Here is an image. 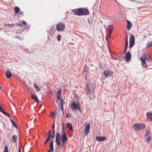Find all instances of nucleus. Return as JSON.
<instances>
[{
    "label": "nucleus",
    "mask_w": 152,
    "mask_h": 152,
    "mask_svg": "<svg viewBox=\"0 0 152 152\" xmlns=\"http://www.w3.org/2000/svg\"><path fill=\"white\" fill-rule=\"evenodd\" d=\"M133 127L135 130L139 131L144 129L145 126L143 124H135L133 125Z\"/></svg>",
    "instance_id": "1"
},
{
    "label": "nucleus",
    "mask_w": 152,
    "mask_h": 152,
    "mask_svg": "<svg viewBox=\"0 0 152 152\" xmlns=\"http://www.w3.org/2000/svg\"><path fill=\"white\" fill-rule=\"evenodd\" d=\"M80 104L77 103L76 104L75 103V101L72 103L70 105L71 107L73 110H78L79 111L81 112L82 110L80 109Z\"/></svg>",
    "instance_id": "2"
},
{
    "label": "nucleus",
    "mask_w": 152,
    "mask_h": 152,
    "mask_svg": "<svg viewBox=\"0 0 152 152\" xmlns=\"http://www.w3.org/2000/svg\"><path fill=\"white\" fill-rule=\"evenodd\" d=\"M65 27V25L63 23H59L56 25V29L58 31H63Z\"/></svg>",
    "instance_id": "3"
},
{
    "label": "nucleus",
    "mask_w": 152,
    "mask_h": 152,
    "mask_svg": "<svg viewBox=\"0 0 152 152\" xmlns=\"http://www.w3.org/2000/svg\"><path fill=\"white\" fill-rule=\"evenodd\" d=\"M61 135L60 133L58 132L56 134V142L57 145L58 146H60L61 145Z\"/></svg>",
    "instance_id": "4"
},
{
    "label": "nucleus",
    "mask_w": 152,
    "mask_h": 152,
    "mask_svg": "<svg viewBox=\"0 0 152 152\" xmlns=\"http://www.w3.org/2000/svg\"><path fill=\"white\" fill-rule=\"evenodd\" d=\"M68 140V137L67 135L61 136V147H64L65 145L66 144L67 141Z\"/></svg>",
    "instance_id": "5"
},
{
    "label": "nucleus",
    "mask_w": 152,
    "mask_h": 152,
    "mask_svg": "<svg viewBox=\"0 0 152 152\" xmlns=\"http://www.w3.org/2000/svg\"><path fill=\"white\" fill-rule=\"evenodd\" d=\"M82 11V8L72 10V11L75 14V15L78 16L83 15Z\"/></svg>",
    "instance_id": "6"
},
{
    "label": "nucleus",
    "mask_w": 152,
    "mask_h": 152,
    "mask_svg": "<svg viewBox=\"0 0 152 152\" xmlns=\"http://www.w3.org/2000/svg\"><path fill=\"white\" fill-rule=\"evenodd\" d=\"M135 43V38L133 36H131L129 39V48L131 49L134 45Z\"/></svg>",
    "instance_id": "7"
},
{
    "label": "nucleus",
    "mask_w": 152,
    "mask_h": 152,
    "mask_svg": "<svg viewBox=\"0 0 152 152\" xmlns=\"http://www.w3.org/2000/svg\"><path fill=\"white\" fill-rule=\"evenodd\" d=\"M124 58H126L125 61H129L131 58V55L130 52L129 51L126 53L125 57H124Z\"/></svg>",
    "instance_id": "8"
},
{
    "label": "nucleus",
    "mask_w": 152,
    "mask_h": 152,
    "mask_svg": "<svg viewBox=\"0 0 152 152\" xmlns=\"http://www.w3.org/2000/svg\"><path fill=\"white\" fill-rule=\"evenodd\" d=\"M90 129V125L88 124L86 126L85 129V134L86 135H88L89 133Z\"/></svg>",
    "instance_id": "9"
},
{
    "label": "nucleus",
    "mask_w": 152,
    "mask_h": 152,
    "mask_svg": "<svg viewBox=\"0 0 152 152\" xmlns=\"http://www.w3.org/2000/svg\"><path fill=\"white\" fill-rule=\"evenodd\" d=\"M96 140L98 141H102L106 140L107 137L105 136H96L95 137Z\"/></svg>",
    "instance_id": "10"
},
{
    "label": "nucleus",
    "mask_w": 152,
    "mask_h": 152,
    "mask_svg": "<svg viewBox=\"0 0 152 152\" xmlns=\"http://www.w3.org/2000/svg\"><path fill=\"white\" fill-rule=\"evenodd\" d=\"M82 15H87L89 14V11L88 10L85 8H82Z\"/></svg>",
    "instance_id": "11"
},
{
    "label": "nucleus",
    "mask_w": 152,
    "mask_h": 152,
    "mask_svg": "<svg viewBox=\"0 0 152 152\" xmlns=\"http://www.w3.org/2000/svg\"><path fill=\"white\" fill-rule=\"evenodd\" d=\"M104 74L106 77H109L112 76V73L110 70H105L104 71Z\"/></svg>",
    "instance_id": "12"
},
{
    "label": "nucleus",
    "mask_w": 152,
    "mask_h": 152,
    "mask_svg": "<svg viewBox=\"0 0 152 152\" xmlns=\"http://www.w3.org/2000/svg\"><path fill=\"white\" fill-rule=\"evenodd\" d=\"M31 97L35 101L37 104L39 103V101L38 100L37 96H35L33 93H31Z\"/></svg>",
    "instance_id": "13"
},
{
    "label": "nucleus",
    "mask_w": 152,
    "mask_h": 152,
    "mask_svg": "<svg viewBox=\"0 0 152 152\" xmlns=\"http://www.w3.org/2000/svg\"><path fill=\"white\" fill-rule=\"evenodd\" d=\"M61 91V89L60 88H59L57 92L56 95L57 96V99H58V100H59V99L62 97Z\"/></svg>",
    "instance_id": "14"
},
{
    "label": "nucleus",
    "mask_w": 152,
    "mask_h": 152,
    "mask_svg": "<svg viewBox=\"0 0 152 152\" xmlns=\"http://www.w3.org/2000/svg\"><path fill=\"white\" fill-rule=\"evenodd\" d=\"M126 21L127 23V28L128 30H130L132 27V24L130 21L127 20Z\"/></svg>",
    "instance_id": "15"
},
{
    "label": "nucleus",
    "mask_w": 152,
    "mask_h": 152,
    "mask_svg": "<svg viewBox=\"0 0 152 152\" xmlns=\"http://www.w3.org/2000/svg\"><path fill=\"white\" fill-rule=\"evenodd\" d=\"M64 123L62 124V132H61V136H66L67 135L66 133L64 130Z\"/></svg>",
    "instance_id": "16"
},
{
    "label": "nucleus",
    "mask_w": 152,
    "mask_h": 152,
    "mask_svg": "<svg viewBox=\"0 0 152 152\" xmlns=\"http://www.w3.org/2000/svg\"><path fill=\"white\" fill-rule=\"evenodd\" d=\"M7 77V78H10L12 77V74L9 70H7L6 73Z\"/></svg>",
    "instance_id": "17"
},
{
    "label": "nucleus",
    "mask_w": 152,
    "mask_h": 152,
    "mask_svg": "<svg viewBox=\"0 0 152 152\" xmlns=\"http://www.w3.org/2000/svg\"><path fill=\"white\" fill-rule=\"evenodd\" d=\"M147 116L148 117L150 121L152 122V112H148L147 113Z\"/></svg>",
    "instance_id": "18"
},
{
    "label": "nucleus",
    "mask_w": 152,
    "mask_h": 152,
    "mask_svg": "<svg viewBox=\"0 0 152 152\" xmlns=\"http://www.w3.org/2000/svg\"><path fill=\"white\" fill-rule=\"evenodd\" d=\"M0 111L4 114L7 115L8 117H10V115L9 114L5 111H4L1 106H0Z\"/></svg>",
    "instance_id": "19"
},
{
    "label": "nucleus",
    "mask_w": 152,
    "mask_h": 152,
    "mask_svg": "<svg viewBox=\"0 0 152 152\" xmlns=\"http://www.w3.org/2000/svg\"><path fill=\"white\" fill-rule=\"evenodd\" d=\"M66 126L69 128L70 131L73 130V126L71 124L68 123L66 124Z\"/></svg>",
    "instance_id": "20"
},
{
    "label": "nucleus",
    "mask_w": 152,
    "mask_h": 152,
    "mask_svg": "<svg viewBox=\"0 0 152 152\" xmlns=\"http://www.w3.org/2000/svg\"><path fill=\"white\" fill-rule=\"evenodd\" d=\"M15 13L16 14H18L20 11V9L18 7H15L14 8Z\"/></svg>",
    "instance_id": "21"
},
{
    "label": "nucleus",
    "mask_w": 152,
    "mask_h": 152,
    "mask_svg": "<svg viewBox=\"0 0 152 152\" xmlns=\"http://www.w3.org/2000/svg\"><path fill=\"white\" fill-rule=\"evenodd\" d=\"M10 120L12 123L13 126L16 129H17L18 126L15 122L12 119H10Z\"/></svg>",
    "instance_id": "22"
},
{
    "label": "nucleus",
    "mask_w": 152,
    "mask_h": 152,
    "mask_svg": "<svg viewBox=\"0 0 152 152\" xmlns=\"http://www.w3.org/2000/svg\"><path fill=\"white\" fill-rule=\"evenodd\" d=\"M141 59H142L144 60H148L147 59V54H144L141 57Z\"/></svg>",
    "instance_id": "23"
},
{
    "label": "nucleus",
    "mask_w": 152,
    "mask_h": 152,
    "mask_svg": "<svg viewBox=\"0 0 152 152\" xmlns=\"http://www.w3.org/2000/svg\"><path fill=\"white\" fill-rule=\"evenodd\" d=\"M49 147L50 149L48 151H52V152H53L54 151V148H53V144H50Z\"/></svg>",
    "instance_id": "24"
},
{
    "label": "nucleus",
    "mask_w": 152,
    "mask_h": 152,
    "mask_svg": "<svg viewBox=\"0 0 152 152\" xmlns=\"http://www.w3.org/2000/svg\"><path fill=\"white\" fill-rule=\"evenodd\" d=\"M17 137V136L16 135H14L12 136V139L15 143H16Z\"/></svg>",
    "instance_id": "25"
},
{
    "label": "nucleus",
    "mask_w": 152,
    "mask_h": 152,
    "mask_svg": "<svg viewBox=\"0 0 152 152\" xmlns=\"http://www.w3.org/2000/svg\"><path fill=\"white\" fill-rule=\"evenodd\" d=\"M126 41H125V46L124 48H128V41L126 37L125 38Z\"/></svg>",
    "instance_id": "26"
},
{
    "label": "nucleus",
    "mask_w": 152,
    "mask_h": 152,
    "mask_svg": "<svg viewBox=\"0 0 152 152\" xmlns=\"http://www.w3.org/2000/svg\"><path fill=\"white\" fill-rule=\"evenodd\" d=\"M15 25L14 23H12L11 24H5L4 25V26H8L9 27H13Z\"/></svg>",
    "instance_id": "27"
},
{
    "label": "nucleus",
    "mask_w": 152,
    "mask_h": 152,
    "mask_svg": "<svg viewBox=\"0 0 152 152\" xmlns=\"http://www.w3.org/2000/svg\"><path fill=\"white\" fill-rule=\"evenodd\" d=\"M87 89L88 90V92L87 93V94H91V91L90 90V88L89 86L87 85Z\"/></svg>",
    "instance_id": "28"
},
{
    "label": "nucleus",
    "mask_w": 152,
    "mask_h": 152,
    "mask_svg": "<svg viewBox=\"0 0 152 152\" xmlns=\"http://www.w3.org/2000/svg\"><path fill=\"white\" fill-rule=\"evenodd\" d=\"M151 45H152V41L149 42L147 43V46L148 48H150Z\"/></svg>",
    "instance_id": "29"
},
{
    "label": "nucleus",
    "mask_w": 152,
    "mask_h": 152,
    "mask_svg": "<svg viewBox=\"0 0 152 152\" xmlns=\"http://www.w3.org/2000/svg\"><path fill=\"white\" fill-rule=\"evenodd\" d=\"M113 25H109L108 27V29L109 31H113Z\"/></svg>",
    "instance_id": "30"
},
{
    "label": "nucleus",
    "mask_w": 152,
    "mask_h": 152,
    "mask_svg": "<svg viewBox=\"0 0 152 152\" xmlns=\"http://www.w3.org/2000/svg\"><path fill=\"white\" fill-rule=\"evenodd\" d=\"M145 136H148L149 135L150 132L148 130H146L145 131Z\"/></svg>",
    "instance_id": "31"
},
{
    "label": "nucleus",
    "mask_w": 152,
    "mask_h": 152,
    "mask_svg": "<svg viewBox=\"0 0 152 152\" xmlns=\"http://www.w3.org/2000/svg\"><path fill=\"white\" fill-rule=\"evenodd\" d=\"M151 139V137L150 136L148 137L146 140V141L148 142V143H150V141Z\"/></svg>",
    "instance_id": "32"
},
{
    "label": "nucleus",
    "mask_w": 152,
    "mask_h": 152,
    "mask_svg": "<svg viewBox=\"0 0 152 152\" xmlns=\"http://www.w3.org/2000/svg\"><path fill=\"white\" fill-rule=\"evenodd\" d=\"M88 69V67L85 64V69H84L83 70L84 72H85L86 73V72H87V70Z\"/></svg>",
    "instance_id": "33"
},
{
    "label": "nucleus",
    "mask_w": 152,
    "mask_h": 152,
    "mask_svg": "<svg viewBox=\"0 0 152 152\" xmlns=\"http://www.w3.org/2000/svg\"><path fill=\"white\" fill-rule=\"evenodd\" d=\"M61 35L60 34H58L57 36V39L58 41H60L61 40Z\"/></svg>",
    "instance_id": "34"
},
{
    "label": "nucleus",
    "mask_w": 152,
    "mask_h": 152,
    "mask_svg": "<svg viewBox=\"0 0 152 152\" xmlns=\"http://www.w3.org/2000/svg\"><path fill=\"white\" fill-rule=\"evenodd\" d=\"M141 65L142 66H143L144 64H146V62L145 60H143L142 59H141Z\"/></svg>",
    "instance_id": "35"
},
{
    "label": "nucleus",
    "mask_w": 152,
    "mask_h": 152,
    "mask_svg": "<svg viewBox=\"0 0 152 152\" xmlns=\"http://www.w3.org/2000/svg\"><path fill=\"white\" fill-rule=\"evenodd\" d=\"M34 87L35 88H36L37 89V91H40V89L39 88V87L37 86V85L36 84V83H35L34 84Z\"/></svg>",
    "instance_id": "36"
},
{
    "label": "nucleus",
    "mask_w": 152,
    "mask_h": 152,
    "mask_svg": "<svg viewBox=\"0 0 152 152\" xmlns=\"http://www.w3.org/2000/svg\"><path fill=\"white\" fill-rule=\"evenodd\" d=\"M50 139H49L48 138H47L46 140H45V141L44 143V145H46L47 143L49 142V140H50Z\"/></svg>",
    "instance_id": "37"
},
{
    "label": "nucleus",
    "mask_w": 152,
    "mask_h": 152,
    "mask_svg": "<svg viewBox=\"0 0 152 152\" xmlns=\"http://www.w3.org/2000/svg\"><path fill=\"white\" fill-rule=\"evenodd\" d=\"M4 152H8V148L7 146H6L4 148Z\"/></svg>",
    "instance_id": "38"
},
{
    "label": "nucleus",
    "mask_w": 152,
    "mask_h": 152,
    "mask_svg": "<svg viewBox=\"0 0 152 152\" xmlns=\"http://www.w3.org/2000/svg\"><path fill=\"white\" fill-rule=\"evenodd\" d=\"M17 24L19 26H21L23 24L22 21H19L18 23H17Z\"/></svg>",
    "instance_id": "39"
},
{
    "label": "nucleus",
    "mask_w": 152,
    "mask_h": 152,
    "mask_svg": "<svg viewBox=\"0 0 152 152\" xmlns=\"http://www.w3.org/2000/svg\"><path fill=\"white\" fill-rule=\"evenodd\" d=\"M54 115H55V114H54V113H53V112H51V114L50 115V116L51 118H53V116H54Z\"/></svg>",
    "instance_id": "40"
},
{
    "label": "nucleus",
    "mask_w": 152,
    "mask_h": 152,
    "mask_svg": "<svg viewBox=\"0 0 152 152\" xmlns=\"http://www.w3.org/2000/svg\"><path fill=\"white\" fill-rule=\"evenodd\" d=\"M59 99H60V101L61 102L60 103V104H63V102L64 101V100L63 99H62L61 98H60Z\"/></svg>",
    "instance_id": "41"
},
{
    "label": "nucleus",
    "mask_w": 152,
    "mask_h": 152,
    "mask_svg": "<svg viewBox=\"0 0 152 152\" xmlns=\"http://www.w3.org/2000/svg\"><path fill=\"white\" fill-rule=\"evenodd\" d=\"M147 59L148 60H146L147 61H149L150 60V56L147 54Z\"/></svg>",
    "instance_id": "42"
},
{
    "label": "nucleus",
    "mask_w": 152,
    "mask_h": 152,
    "mask_svg": "<svg viewBox=\"0 0 152 152\" xmlns=\"http://www.w3.org/2000/svg\"><path fill=\"white\" fill-rule=\"evenodd\" d=\"M48 136L47 137V138L49 139H50L52 136V134H48Z\"/></svg>",
    "instance_id": "43"
},
{
    "label": "nucleus",
    "mask_w": 152,
    "mask_h": 152,
    "mask_svg": "<svg viewBox=\"0 0 152 152\" xmlns=\"http://www.w3.org/2000/svg\"><path fill=\"white\" fill-rule=\"evenodd\" d=\"M66 117L68 118L70 117V116L71 115V114L70 113L69 114H66Z\"/></svg>",
    "instance_id": "44"
},
{
    "label": "nucleus",
    "mask_w": 152,
    "mask_h": 152,
    "mask_svg": "<svg viewBox=\"0 0 152 152\" xmlns=\"http://www.w3.org/2000/svg\"><path fill=\"white\" fill-rule=\"evenodd\" d=\"M55 124H53L52 126V130L55 129Z\"/></svg>",
    "instance_id": "45"
},
{
    "label": "nucleus",
    "mask_w": 152,
    "mask_h": 152,
    "mask_svg": "<svg viewBox=\"0 0 152 152\" xmlns=\"http://www.w3.org/2000/svg\"><path fill=\"white\" fill-rule=\"evenodd\" d=\"M110 35L108 34L107 36L106 37V39L107 41V39L108 37H110Z\"/></svg>",
    "instance_id": "46"
},
{
    "label": "nucleus",
    "mask_w": 152,
    "mask_h": 152,
    "mask_svg": "<svg viewBox=\"0 0 152 152\" xmlns=\"http://www.w3.org/2000/svg\"><path fill=\"white\" fill-rule=\"evenodd\" d=\"M127 49V48H124V54H125V53H126V51Z\"/></svg>",
    "instance_id": "47"
},
{
    "label": "nucleus",
    "mask_w": 152,
    "mask_h": 152,
    "mask_svg": "<svg viewBox=\"0 0 152 152\" xmlns=\"http://www.w3.org/2000/svg\"><path fill=\"white\" fill-rule=\"evenodd\" d=\"M26 51L27 52L29 53H32L33 52V51H30L28 50H26Z\"/></svg>",
    "instance_id": "48"
},
{
    "label": "nucleus",
    "mask_w": 152,
    "mask_h": 152,
    "mask_svg": "<svg viewBox=\"0 0 152 152\" xmlns=\"http://www.w3.org/2000/svg\"><path fill=\"white\" fill-rule=\"evenodd\" d=\"M50 31H53L55 30V28H50Z\"/></svg>",
    "instance_id": "49"
},
{
    "label": "nucleus",
    "mask_w": 152,
    "mask_h": 152,
    "mask_svg": "<svg viewBox=\"0 0 152 152\" xmlns=\"http://www.w3.org/2000/svg\"><path fill=\"white\" fill-rule=\"evenodd\" d=\"M15 38L18 39H20L21 38L18 36H15Z\"/></svg>",
    "instance_id": "50"
},
{
    "label": "nucleus",
    "mask_w": 152,
    "mask_h": 152,
    "mask_svg": "<svg viewBox=\"0 0 152 152\" xmlns=\"http://www.w3.org/2000/svg\"><path fill=\"white\" fill-rule=\"evenodd\" d=\"M55 137V134L53 135H53H52L51 138L52 139V140L53 139V138H54Z\"/></svg>",
    "instance_id": "51"
},
{
    "label": "nucleus",
    "mask_w": 152,
    "mask_h": 152,
    "mask_svg": "<svg viewBox=\"0 0 152 152\" xmlns=\"http://www.w3.org/2000/svg\"><path fill=\"white\" fill-rule=\"evenodd\" d=\"M52 132V131H51V130H50L48 132V134H51V133Z\"/></svg>",
    "instance_id": "52"
},
{
    "label": "nucleus",
    "mask_w": 152,
    "mask_h": 152,
    "mask_svg": "<svg viewBox=\"0 0 152 152\" xmlns=\"http://www.w3.org/2000/svg\"><path fill=\"white\" fill-rule=\"evenodd\" d=\"M19 13L20 15H24V13L22 12H20Z\"/></svg>",
    "instance_id": "53"
},
{
    "label": "nucleus",
    "mask_w": 152,
    "mask_h": 152,
    "mask_svg": "<svg viewBox=\"0 0 152 152\" xmlns=\"http://www.w3.org/2000/svg\"><path fill=\"white\" fill-rule=\"evenodd\" d=\"M52 133H53V135L55 134V129L52 130Z\"/></svg>",
    "instance_id": "54"
},
{
    "label": "nucleus",
    "mask_w": 152,
    "mask_h": 152,
    "mask_svg": "<svg viewBox=\"0 0 152 152\" xmlns=\"http://www.w3.org/2000/svg\"><path fill=\"white\" fill-rule=\"evenodd\" d=\"M19 152H21V148L20 146L19 147Z\"/></svg>",
    "instance_id": "55"
},
{
    "label": "nucleus",
    "mask_w": 152,
    "mask_h": 152,
    "mask_svg": "<svg viewBox=\"0 0 152 152\" xmlns=\"http://www.w3.org/2000/svg\"><path fill=\"white\" fill-rule=\"evenodd\" d=\"M112 31H109V34H110L111 35L112 32Z\"/></svg>",
    "instance_id": "56"
},
{
    "label": "nucleus",
    "mask_w": 152,
    "mask_h": 152,
    "mask_svg": "<svg viewBox=\"0 0 152 152\" xmlns=\"http://www.w3.org/2000/svg\"><path fill=\"white\" fill-rule=\"evenodd\" d=\"M50 144H53V140H51L50 141Z\"/></svg>",
    "instance_id": "57"
},
{
    "label": "nucleus",
    "mask_w": 152,
    "mask_h": 152,
    "mask_svg": "<svg viewBox=\"0 0 152 152\" xmlns=\"http://www.w3.org/2000/svg\"><path fill=\"white\" fill-rule=\"evenodd\" d=\"M23 23V24L25 25H26V22L25 21H24V22H23V21H22Z\"/></svg>",
    "instance_id": "58"
},
{
    "label": "nucleus",
    "mask_w": 152,
    "mask_h": 152,
    "mask_svg": "<svg viewBox=\"0 0 152 152\" xmlns=\"http://www.w3.org/2000/svg\"><path fill=\"white\" fill-rule=\"evenodd\" d=\"M94 90H93V92H92V93H93V94H94ZM93 97L94 98H95V95H93Z\"/></svg>",
    "instance_id": "59"
},
{
    "label": "nucleus",
    "mask_w": 152,
    "mask_h": 152,
    "mask_svg": "<svg viewBox=\"0 0 152 152\" xmlns=\"http://www.w3.org/2000/svg\"><path fill=\"white\" fill-rule=\"evenodd\" d=\"M63 104H60V106H61V108L63 107Z\"/></svg>",
    "instance_id": "60"
},
{
    "label": "nucleus",
    "mask_w": 152,
    "mask_h": 152,
    "mask_svg": "<svg viewBox=\"0 0 152 152\" xmlns=\"http://www.w3.org/2000/svg\"><path fill=\"white\" fill-rule=\"evenodd\" d=\"M58 99H57V100H56V102L57 103H58Z\"/></svg>",
    "instance_id": "61"
},
{
    "label": "nucleus",
    "mask_w": 152,
    "mask_h": 152,
    "mask_svg": "<svg viewBox=\"0 0 152 152\" xmlns=\"http://www.w3.org/2000/svg\"><path fill=\"white\" fill-rule=\"evenodd\" d=\"M147 66H148V65H147L145 66V67H147Z\"/></svg>",
    "instance_id": "62"
},
{
    "label": "nucleus",
    "mask_w": 152,
    "mask_h": 152,
    "mask_svg": "<svg viewBox=\"0 0 152 152\" xmlns=\"http://www.w3.org/2000/svg\"><path fill=\"white\" fill-rule=\"evenodd\" d=\"M61 109H62V111H63V107L61 108Z\"/></svg>",
    "instance_id": "63"
},
{
    "label": "nucleus",
    "mask_w": 152,
    "mask_h": 152,
    "mask_svg": "<svg viewBox=\"0 0 152 152\" xmlns=\"http://www.w3.org/2000/svg\"><path fill=\"white\" fill-rule=\"evenodd\" d=\"M48 152H52V151H48Z\"/></svg>",
    "instance_id": "64"
}]
</instances>
